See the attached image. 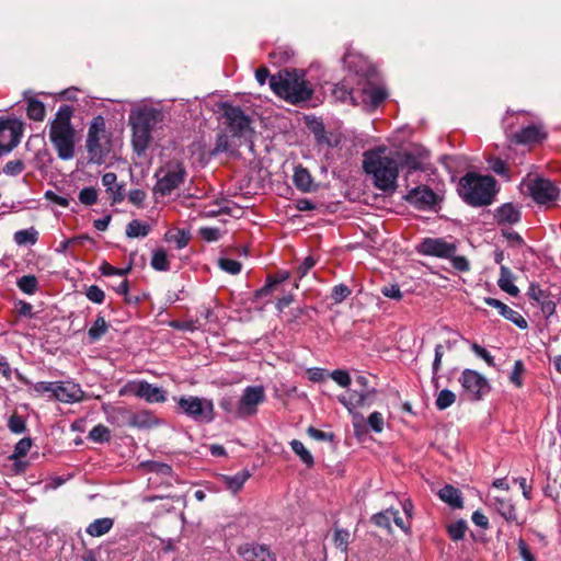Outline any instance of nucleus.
Segmentation results:
<instances>
[{
  "label": "nucleus",
  "instance_id": "obj_17",
  "mask_svg": "<svg viewBox=\"0 0 561 561\" xmlns=\"http://www.w3.org/2000/svg\"><path fill=\"white\" fill-rule=\"evenodd\" d=\"M21 135V126L15 121L0 118V157L19 145Z\"/></svg>",
  "mask_w": 561,
  "mask_h": 561
},
{
  "label": "nucleus",
  "instance_id": "obj_34",
  "mask_svg": "<svg viewBox=\"0 0 561 561\" xmlns=\"http://www.w3.org/2000/svg\"><path fill=\"white\" fill-rule=\"evenodd\" d=\"M13 240L18 245H33L38 240V232L33 227L18 230L13 236Z\"/></svg>",
  "mask_w": 561,
  "mask_h": 561
},
{
  "label": "nucleus",
  "instance_id": "obj_60",
  "mask_svg": "<svg viewBox=\"0 0 561 561\" xmlns=\"http://www.w3.org/2000/svg\"><path fill=\"white\" fill-rule=\"evenodd\" d=\"M381 294L393 300H401L403 295L398 284H390L381 288Z\"/></svg>",
  "mask_w": 561,
  "mask_h": 561
},
{
  "label": "nucleus",
  "instance_id": "obj_54",
  "mask_svg": "<svg viewBox=\"0 0 561 561\" xmlns=\"http://www.w3.org/2000/svg\"><path fill=\"white\" fill-rule=\"evenodd\" d=\"M198 234L208 242L218 241L221 237L219 228L216 227H202L198 230Z\"/></svg>",
  "mask_w": 561,
  "mask_h": 561
},
{
  "label": "nucleus",
  "instance_id": "obj_6",
  "mask_svg": "<svg viewBox=\"0 0 561 561\" xmlns=\"http://www.w3.org/2000/svg\"><path fill=\"white\" fill-rule=\"evenodd\" d=\"M85 149L89 162L102 164L111 151V139L106 130L105 119L98 115L92 118L88 128Z\"/></svg>",
  "mask_w": 561,
  "mask_h": 561
},
{
  "label": "nucleus",
  "instance_id": "obj_53",
  "mask_svg": "<svg viewBox=\"0 0 561 561\" xmlns=\"http://www.w3.org/2000/svg\"><path fill=\"white\" fill-rule=\"evenodd\" d=\"M87 298L94 304L101 305L105 299L104 291L96 285H91L85 291Z\"/></svg>",
  "mask_w": 561,
  "mask_h": 561
},
{
  "label": "nucleus",
  "instance_id": "obj_56",
  "mask_svg": "<svg viewBox=\"0 0 561 561\" xmlns=\"http://www.w3.org/2000/svg\"><path fill=\"white\" fill-rule=\"evenodd\" d=\"M219 266L222 271L236 275L241 271V263L231 259H220Z\"/></svg>",
  "mask_w": 561,
  "mask_h": 561
},
{
  "label": "nucleus",
  "instance_id": "obj_23",
  "mask_svg": "<svg viewBox=\"0 0 561 561\" xmlns=\"http://www.w3.org/2000/svg\"><path fill=\"white\" fill-rule=\"evenodd\" d=\"M23 99L26 102V113L30 119L42 122L45 118L46 110L42 101L31 90L23 92Z\"/></svg>",
  "mask_w": 561,
  "mask_h": 561
},
{
  "label": "nucleus",
  "instance_id": "obj_20",
  "mask_svg": "<svg viewBox=\"0 0 561 561\" xmlns=\"http://www.w3.org/2000/svg\"><path fill=\"white\" fill-rule=\"evenodd\" d=\"M405 201L419 209H427L436 204L437 196L428 186L420 185L408 192Z\"/></svg>",
  "mask_w": 561,
  "mask_h": 561
},
{
  "label": "nucleus",
  "instance_id": "obj_5",
  "mask_svg": "<svg viewBox=\"0 0 561 561\" xmlns=\"http://www.w3.org/2000/svg\"><path fill=\"white\" fill-rule=\"evenodd\" d=\"M495 180L490 175L466 174L459 182V195L471 206H486L495 194Z\"/></svg>",
  "mask_w": 561,
  "mask_h": 561
},
{
  "label": "nucleus",
  "instance_id": "obj_7",
  "mask_svg": "<svg viewBox=\"0 0 561 561\" xmlns=\"http://www.w3.org/2000/svg\"><path fill=\"white\" fill-rule=\"evenodd\" d=\"M186 175L187 173L183 162L172 160L163 163L154 174L157 179L154 186L156 193L162 196L170 195L184 183Z\"/></svg>",
  "mask_w": 561,
  "mask_h": 561
},
{
  "label": "nucleus",
  "instance_id": "obj_44",
  "mask_svg": "<svg viewBox=\"0 0 561 561\" xmlns=\"http://www.w3.org/2000/svg\"><path fill=\"white\" fill-rule=\"evenodd\" d=\"M351 534L346 529L335 528L333 535V542L336 549H340L342 552L347 551L348 542H350Z\"/></svg>",
  "mask_w": 561,
  "mask_h": 561
},
{
  "label": "nucleus",
  "instance_id": "obj_8",
  "mask_svg": "<svg viewBox=\"0 0 561 561\" xmlns=\"http://www.w3.org/2000/svg\"><path fill=\"white\" fill-rule=\"evenodd\" d=\"M520 191L539 205L553 204L560 194L559 188L550 180L531 174L522 181Z\"/></svg>",
  "mask_w": 561,
  "mask_h": 561
},
{
  "label": "nucleus",
  "instance_id": "obj_28",
  "mask_svg": "<svg viewBox=\"0 0 561 561\" xmlns=\"http://www.w3.org/2000/svg\"><path fill=\"white\" fill-rule=\"evenodd\" d=\"M497 285L503 291L513 297H516L519 294L518 287L514 285V275L505 265H502L500 268V278L497 280Z\"/></svg>",
  "mask_w": 561,
  "mask_h": 561
},
{
  "label": "nucleus",
  "instance_id": "obj_42",
  "mask_svg": "<svg viewBox=\"0 0 561 561\" xmlns=\"http://www.w3.org/2000/svg\"><path fill=\"white\" fill-rule=\"evenodd\" d=\"M150 264L156 271H168L170 268V263L167 252L163 249L153 251Z\"/></svg>",
  "mask_w": 561,
  "mask_h": 561
},
{
  "label": "nucleus",
  "instance_id": "obj_37",
  "mask_svg": "<svg viewBox=\"0 0 561 561\" xmlns=\"http://www.w3.org/2000/svg\"><path fill=\"white\" fill-rule=\"evenodd\" d=\"M107 329H108V324L105 321L104 317L98 316V318L95 319V321L93 322V324L91 325V328L88 331L90 341L91 342L99 341L107 332Z\"/></svg>",
  "mask_w": 561,
  "mask_h": 561
},
{
  "label": "nucleus",
  "instance_id": "obj_63",
  "mask_svg": "<svg viewBox=\"0 0 561 561\" xmlns=\"http://www.w3.org/2000/svg\"><path fill=\"white\" fill-rule=\"evenodd\" d=\"M175 242L178 249H183L187 245L191 234L188 231L179 230L174 236L168 238Z\"/></svg>",
  "mask_w": 561,
  "mask_h": 561
},
{
  "label": "nucleus",
  "instance_id": "obj_13",
  "mask_svg": "<svg viewBox=\"0 0 561 561\" xmlns=\"http://www.w3.org/2000/svg\"><path fill=\"white\" fill-rule=\"evenodd\" d=\"M513 113L507 112L503 118V128L511 141L520 145H530L540 142L546 138L547 134L541 124H531L523 127L518 133H513V123L510 122Z\"/></svg>",
  "mask_w": 561,
  "mask_h": 561
},
{
  "label": "nucleus",
  "instance_id": "obj_11",
  "mask_svg": "<svg viewBox=\"0 0 561 561\" xmlns=\"http://www.w3.org/2000/svg\"><path fill=\"white\" fill-rule=\"evenodd\" d=\"M221 108L225 123L232 136L247 139L252 133L250 117L239 106L229 103H222Z\"/></svg>",
  "mask_w": 561,
  "mask_h": 561
},
{
  "label": "nucleus",
  "instance_id": "obj_18",
  "mask_svg": "<svg viewBox=\"0 0 561 561\" xmlns=\"http://www.w3.org/2000/svg\"><path fill=\"white\" fill-rule=\"evenodd\" d=\"M237 552L244 561H275V554L266 545L245 542L238 547Z\"/></svg>",
  "mask_w": 561,
  "mask_h": 561
},
{
  "label": "nucleus",
  "instance_id": "obj_10",
  "mask_svg": "<svg viewBox=\"0 0 561 561\" xmlns=\"http://www.w3.org/2000/svg\"><path fill=\"white\" fill-rule=\"evenodd\" d=\"M358 389L339 396V401L352 413L357 408L369 407L376 397V389L368 386V379L365 376H358L355 379Z\"/></svg>",
  "mask_w": 561,
  "mask_h": 561
},
{
  "label": "nucleus",
  "instance_id": "obj_14",
  "mask_svg": "<svg viewBox=\"0 0 561 561\" xmlns=\"http://www.w3.org/2000/svg\"><path fill=\"white\" fill-rule=\"evenodd\" d=\"M121 396L133 394L149 403H160L167 400L163 388L153 386L145 380L129 381L121 390Z\"/></svg>",
  "mask_w": 561,
  "mask_h": 561
},
{
  "label": "nucleus",
  "instance_id": "obj_35",
  "mask_svg": "<svg viewBox=\"0 0 561 561\" xmlns=\"http://www.w3.org/2000/svg\"><path fill=\"white\" fill-rule=\"evenodd\" d=\"M343 62L348 70L354 71L356 75H362L365 70L366 61L360 55L355 53H346L343 57Z\"/></svg>",
  "mask_w": 561,
  "mask_h": 561
},
{
  "label": "nucleus",
  "instance_id": "obj_49",
  "mask_svg": "<svg viewBox=\"0 0 561 561\" xmlns=\"http://www.w3.org/2000/svg\"><path fill=\"white\" fill-rule=\"evenodd\" d=\"M351 293L352 291L348 286L339 284L332 288L331 298L334 304H341L351 295Z\"/></svg>",
  "mask_w": 561,
  "mask_h": 561
},
{
  "label": "nucleus",
  "instance_id": "obj_58",
  "mask_svg": "<svg viewBox=\"0 0 561 561\" xmlns=\"http://www.w3.org/2000/svg\"><path fill=\"white\" fill-rule=\"evenodd\" d=\"M368 425L369 427L376 432V433H381L382 430H383V425H385V421H383V416L380 412H373L369 416H368Z\"/></svg>",
  "mask_w": 561,
  "mask_h": 561
},
{
  "label": "nucleus",
  "instance_id": "obj_40",
  "mask_svg": "<svg viewBox=\"0 0 561 561\" xmlns=\"http://www.w3.org/2000/svg\"><path fill=\"white\" fill-rule=\"evenodd\" d=\"M88 439L98 444L107 443L111 439V431L105 425L98 424L89 432Z\"/></svg>",
  "mask_w": 561,
  "mask_h": 561
},
{
  "label": "nucleus",
  "instance_id": "obj_3",
  "mask_svg": "<svg viewBox=\"0 0 561 561\" xmlns=\"http://www.w3.org/2000/svg\"><path fill=\"white\" fill-rule=\"evenodd\" d=\"M160 110L142 105L135 107L129 114V124L133 131V147L138 154H142L152 140V129L162 122Z\"/></svg>",
  "mask_w": 561,
  "mask_h": 561
},
{
  "label": "nucleus",
  "instance_id": "obj_12",
  "mask_svg": "<svg viewBox=\"0 0 561 561\" xmlns=\"http://www.w3.org/2000/svg\"><path fill=\"white\" fill-rule=\"evenodd\" d=\"M459 382L462 387V393L469 401L481 400L490 390L488 379L480 373L472 369H465Z\"/></svg>",
  "mask_w": 561,
  "mask_h": 561
},
{
  "label": "nucleus",
  "instance_id": "obj_31",
  "mask_svg": "<svg viewBox=\"0 0 561 561\" xmlns=\"http://www.w3.org/2000/svg\"><path fill=\"white\" fill-rule=\"evenodd\" d=\"M249 477V471L243 470L233 476H222L221 479L228 490H230L232 493H237L243 488Z\"/></svg>",
  "mask_w": 561,
  "mask_h": 561
},
{
  "label": "nucleus",
  "instance_id": "obj_29",
  "mask_svg": "<svg viewBox=\"0 0 561 561\" xmlns=\"http://www.w3.org/2000/svg\"><path fill=\"white\" fill-rule=\"evenodd\" d=\"M114 526V519L110 517L98 518L89 524L85 533L91 537H101L107 534Z\"/></svg>",
  "mask_w": 561,
  "mask_h": 561
},
{
  "label": "nucleus",
  "instance_id": "obj_64",
  "mask_svg": "<svg viewBox=\"0 0 561 561\" xmlns=\"http://www.w3.org/2000/svg\"><path fill=\"white\" fill-rule=\"evenodd\" d=\"M489 164L492 171L495 172L496 174L507 176V165L502 159L493 158L489 161Z\"/></svg>",
  "mask_w": 561,
  "mask_h": 561
},
{
  "label": "nucleus",
  "instance_id": "obj_27",
  "mask_svg": "<svg viewBox=\"0 0 561 561\" xmlns=\"http://www.w3.org/2000/svg\"><path fill=\"white\" fill-rule=\"evenodd\" d=\"M293 181L295 186L301 192L307 193L316 188L310 172L301 165L295 168Z\"/></svg>",
  "mask_w": 561,
  "mask_h": 561
},
{
  "label": "nucleus",
  "instance_id": "obj_39",
  "mask_svg": "<svg viewBox=\"0 0 561 561\" xmlns=\"http://www.w3.org/2000/svg\"><path fill=\"white\" fill-rule=\"evenodd\" d=\"M290 447H291L293 451L300 458V460L307 467L313 466L314 460H313L311 453L305 447V445L300 440L293 439L290 442Z\"/></svg>",
  "mask_w": 561,
  "mask_h": 561
},
{
  "label": "nucleus",
  "instance_id": "obj_24",
  "mask_svg": "<svg viewBox=\"0 0 561 561\" xmlns=\"http://www.w3.org/2000/svg\"><path fill=\"white\" fill-rule=\"evenodd\" d=\"M494 217L499 225H515L520 220L522 213L516 205L506 203L496 209Z\"/></svg>",
  "mask_w": 561,
  "mask_h": 561
},
{
  "label": "nucleus",
  "instance_id": "obj_36",
  "mask_svg": "<svg viewBox=\"0 0 561 561\" xmlns=\"http://www.w3.org/2000/svg\"><path fill=\"white\" fill-rule=\"evenodd\" d=\"M150 232V226L147 222L134 219L126 227V236L128 238H145Z\"/></svg>",
  "mask_w": 561,
  "mask_h": 561
},
{
  "label": "nucleus",
  "instance_id": "obj_38",
  "mask_svg": "<svg viewBox=\"0 0 561 561\" xmlns=\"http://www.w3.org/2000/svg\"><path fill=\"white\" fill-rule=\"evenodd\" d=\"M288 278H289L288 272H280L275 277L270 276L266 279V284L261 289H259L256 291V296L262 297V296L268 295L275 288L276 285L284 283Z\"/></svg>",
  "mask_w": 561,
  "mask_h": 561
},
{
  "label": "nucleus",
  "instance_id": "obj_21",
  "mask_svg": "<svg viewBox=\"0 0 561 561\" xmlns=\"http://www.w3.org/2000/svg\"><path fill=\"white\" fill-rule=\"evenodd\" d=\"M483 301L497 310V312L506 320L513 322L517 328L525 330L528 328L527 320L516 310L512 309L504 302L492 297H485Z\"/></svg>",
  "mask_w": 561,
  "mask_h": 561
},
{
  "label": "nucleus",
  "instance_id": "obj_43",
  "mask_svg": "<svg viewBox=\"0 0 561 561\" xmlns=\"http://www.w3.org/2000/svg\"><path fill=\"white\" fill-rule=\"evenodd\" d=\"M157 424L158 421L147 412L135 414L131 419V425L138 428H150Z\"/></svg>",
  "mask_w": 561,
  "mask_h": 561
},
{
  "label": "nucleus",
  "instance_id": "obj_30",
  "mask_svg": "<svg viewBox=\"0 0 561 561\" xmlns=\"http://www.w3.org/2000/svg\"><path fill=\"white\" fill-rule=\"evenodd\" d=\"M396 159V162L398 163V170L407 169L408 173H412L414 171L421 170L422 164L420 159L410 152H403V153H397L393 156Z\"/></svg>",
  "mask_w": 561,
  "mask_h": 561
},
{
  "label": "nucleus",
  "instance_id": "obj_48",
  "mask_svg": "<svg viewBox=\"0 0 561 561\" xmlns=\"http://www.w3.org/2000/svg\"><path fill=\"white\" fill-rule=\"evenodd\" d=\"M391 515H393V508H388L383 512L375 514L373 516V522L379 527L390 529Z\"/></svg>",
  "mask_w": 561,
  "mask_h": 561
},
{
  "label": "nucleus",
  "instance_id": "obj_25",
  "mask_svg": "<svg viewBox=\"0 0 561 561\" xmlns=\"http://www.w3.org/2000/svg\"><path fill=\"white\" fill-rule=\"evenodd\" d=\"M333 95L343 103L360 105L359 89L351 88L347 80H344L334 87Z\"/></svg>",
  "mask_w": 561,
  "mask_h": 561
},
{
  "label": "nucleus",
  "instance_id": "obj_55",
  "mask_svg": "<svg viewBox=\"0 0 561 561\" xmlns=\"http://www.w3.org/2000/svg\"><path fill=\"white\" fill-rule=\"evenodd\" d=\"M9 430L14 434H21L25 431V421L18 414H12L8 421Z\"/></svg>",
  "mask_w": 561,
  "mask_h": 561
},
{
  "label": "nucleus",
  "instance_id": "obj_19",
  "mask_svg": "<svg viewBox=\"0 0 561 561\" xmlns=\"http://www.w3.org/2000/svg\"><path fill=\"white\" fill-rule=\"evenodd\" d=\"M54 398L62 403H76L83 400L84 391L71 380L56 381Z\"/></svg>",
  "mask_w": 561,
  "mask_h": 561
},
{
  "label": "nucleus",
  "instance_id": "obj_41",
  "mask_svg": "<svg viewBox=\"0 0 561 561\" xmlns=\"http://www.w3.org/2000/svg\"><path fill=\"white\" fill-rule=\"evenodd\" d=\"M16 286L26 295H34L38 289V280L34 275H23L16 282Z\"/></svg>",
  "mask_w": 561,
  "mask_h": 561
},
{
  "label": "nucleus",
  "instance_id": "obj_46",
  "mask_svg": "<svg viewBox=\"0 0 561 561\" xmlns=\"http://www.w3.org/2000/svg\"><path fill=\"white\" fill-rule=\"evenodd\" d=\"M449 537L458 541L465 537L467 530V524L465 520L460 519L453 524H450L447 528Z\"/></svg>",
  "mask_w": 561,
  "mask_h": 561
},
{
  "label": "nucleus",
  "instance_id": "obj_59",
  "mask_svg": "<svg viewBox=\"0 0 561 561\" xmlns=\"http://www.w3.org/2000/svg\"><path fill=\"white\" fill-rule=\"evenodd\" d=\"M524 371V364L522 360H516L513 367V370L510 375V380L516 387L520 388L523 386L522 374Z\"/></svg>",
  "mask_w": 561,
  "mask_h": 561
},
{
  "label": "nucleus",
  "instance_id": "obj_22",
  "mask_svg": "<svg viewBox=\"0 0 561 561\" xmlns=\"http://www.w3.org/2000/svg\"><path fill=\"white\" fill-rule=\"evenodd\" d=\"M387 98L385 88L374 85L370 82H366L362 89H359V102L370 108L377 107Z\"/></svg>",
  "mask_w": 561,
  "mask_h": 561
},
{
  "label": "nucleus",
  "instance_id": "obj_15",
  "mask_svg": "<svg viewBox=\"0 0 561 561\" xmlns=\"http://www.w3.org/2000/svg\"><path fill=\"white\" fill-rule=\"evenodd\" d=\"M265 400L263 386H248L238 400L239 419H247L257 413V408Z\"/></svg>",
  "mask_w": 561,
  "mask_h": 561
},
{
  "label": "nucleus",
  "instance_id": "obj_57",
  "mask_svg": "<svg viewBox=\"0 0 561 561\" xmlns=\"http://www.w3.org/2000/svg\"><path fill=\"white\" fill-rule=\"evenodd\" d=\"M472 352L480 358H482L489 366L494 367V357L484 347L477 343L471 344Z\"/></svg>",
  "mask_w": 561,
  "mask_h": 561
},
{
  "label": "nucleus",
  "instance_id": "obj_32",
  "mask_svg": "<svg viewBox=\"0 0 561 561\" xmlns=\"http://www.w3.org/2000/svg\"><path fill=\"white\" fill-rule=\"evenodd\" d=\"M493 506L507 522L516 519L515 507L511 500L504 497H493Z\"/></svg>",
  "mask_w": 561,
  "mask_h": 561
},
{
  "label": "nucleus",
  "instance_id": "obj_51",
  "mask_svg": "<svg viewBox=\"0 0 561 561\" xmlns=\"http://www.w3.org/2000/svg\"><path fill=\"white\" fill-rule=\"evenodd\" d=\"M24 168H25L24 162L20 159H16V160L8 161L5 163V165L3 167L2 171L4 174H7L9 176H16L23 172Z\"/></svg>",
  "mask_w": 561,
  "mask_h": 561
},
{
  "label": "nucleus",
  "instance_id": "obj_62",
  "mask_svg": "<svg viewBox=\"0 0 561 561\" xmlns=\"http://www.w3.org/2000/svg\"><path fill=\"white\" fill-rule=\"evenodd\" d=\"M331 378L341 387L346 388L351 383V377L347 371L336 369L331 373Z\"/></svg>",
  "mask_w": 561,
  "mask_h": 561
},
{
  "label": "nucleus",
  "instance_id": "obj_47",
  "mask_svg": "<svg viewBox=\"0 0 561 561\" xmlns=\"http://www.w3.org/2000/svg\"><path fill=\"white\" fill-rule=\"evenodd\" d=\"M78 198L80 203L83 205H94L98 201V191L92 186L83 187L79 192Z\"/></svg>",
  "mask_w": 561,
  "mask_h": 561
},
{
  "label": "nucleus",
  "instance_id": "obj_2",
  "mask_svg": "<svg viewBox=\"0 0 561 561\" xmlns=\"http://www.w3.org/2000/svg\"><path fill=\"white\" fill-rule=\"evenodd\" d=\"M72 108L62 105L49 124V139L59 159L68 161L75 158L77 144L76 130L71 124Z\"/></svg>",
  "mask_w": 561,
  "mask_h": 561
},
{
  "label": "nucleus",
  "instance_id": "obj_50",
  "mask_svg": "<svg viewBox=\"0 0 561 561\" xmlns=\"http://www.w3.org/2000/svg\"><path fill=\"white\" fill-rule=\"evenodd\" d=\"M32 447V440L31 438H22L20 439L13 450V454L11 456L12 459H18L26 456V454L30 451Z\"/></svg>",
  "mask_w": 561,
  "mask_h": 561
},
{
  "label": "nucleus",
  "instance_id": "obj_16",
  "mask_svg": "<svg viewBox=\"0 0 561 561\" xmlns=\"http://www.w3.org/2000/svg\"><path fill=\"white\" fill-rule=\"evenodd\" d=\"M456 245L443 238H425L417 247L421 254L449 259L456 253Z\"/></svg>",
  "mask_w": 561,
  "mask_h": 561
},
{
  "label": "nucleus",
  "instance_id": "obj_1",
  "mask_svg": "<svg viewBox=\"0 0 561 561\" xmlns=\"http://www.w3.org/2000/svg\"><path fill=\"white\" fill-rule=\"evenodd\" d=\"M363 169L373 179L376 188L394 192L399 175L398 163L393 156L387 154L385 148L368 150L364 153Z\"/></svg>",
  "mask_w": 561,
  "mask_h": 561
},
{
  "label": "nucleus",
  "instance_id": "obj_4",
  "mask_svg": "<svg viewBox=\"0 0 561 561\" xmlns=\"http://www.w3.org/2000/svg\"><path fill=\"white\" fill-rule=\"evenodd\" d=\"M270 87L275 94L293 104L309 100L313 92L310 82L305 79V73L298 70L270 77Z\"/></svg>",
  "mask_w": 561,
  "mask_h": 561
},
{
  "label": "nucleus",
  "instance_id": "obj_33",
  "mask_svg": "<svg viewBox=\"0 0 561 561\" xmlns=\"http://www.w3.org/2000/svg\"><path fill=\"white\" fill-rule=\"evenodd\" d=\"M239 145L236 144L233 140H230L229 136L226 134H220L217 136L216 145L213 150V154L217 153H229V154H236L238 152Z\"/></svg>",
  "mask_w": 561,
  "mask_h": 561
},
{
  "label": "nucleus",
  "instance_id": "obj_52",
  "mask_svg": "<svg viewBox=\"0 0 561 561\" xmlns=\"http://www.w3.org/2000/svg\"><path fill=\"white\" fill-rule=\"evenodd\" d=\"M219 407L233 417L239 419L238 412V400H233L231 397H225L219 401Z\"/></svg>",
  "mask_w": 561,
  "mask_h": 561
},
{
  "label": "nucleus",
  "instance_id": "obj_26",
  "mask_svg": "<svg viewBox=\"0 0 561 561\" xmlns=\"http://www.w3.org/2000/svg\"><path fill=\"white\" fill-rule=\"evenodd\" d=\"M438 497L451 508H462L463 501L459 489L446 484L438 491Z\"/></svg>",
  "mask_w": 561,
  "mask_h": 561
},
{
  "label": "nucleus",
  "instance_id": "obj_45",
  "mask_svg": "<svg viewBox=\"0 0 561 561\" xmlns=\"http://www.w3.org/2000/svg\"><path fill=\"white\" fill-rule=\"evenodd\" d=\"M456 396L453 391L448 389H443L437 394L435 404L438 410H446L447 408L454 404Z\"/></svg>",
  "mask_w": 561,
  "mask_h": 561
},
{
  "label": "nucleus",
  "instance_id": "obj_9",
  "mask_svg": "<svg viewBox=\"0 0 561 561\" xmlns=\"http://www.w3.org/2000/svg\"><path fill=\"white\" fill-rule=\"evenodd\" d=\"M176 402L181 412L197 423L208 424L215 420V405L211 399L182 396Z\"/></svg>",
  "mask_w": 561,
  "mask_h": 561
},
{
  "label": "nucleus",
  "instance_id": "obj_61",
  "mask_svg": "<svg viewBox=\"0 0 561 561\" xmlns=\"http://www.w3.org/2000/svg\"><path fill=\"white\" fill-rule=\"evenodd\" d=\"M444 356V347L442 344H437L435 347V356L432 365L433 369V381H437V373L442 366V358Z\"/></svg>",
  "mask_w": 561,
  "mask_h": 561
}]
</instances>
